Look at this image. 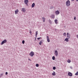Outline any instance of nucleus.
Wrapping results in <instances>:
<instances>
[{
    "label": "nucleus",
    "mask_w": 78,
    "mask_h": 78,
    "mask_svg": "<svg viewBox=\"0 0 78 78\" xmlns=\"http://www.w3.org/2000/svg\"><path fill=\"white\" fill-rule=\"evenodd\" d=\"M66 5L67 6H70V2L69 0H67L66 2Z\"/></svg>",
    "instance_id": "obj_1"
},
{
    "label": "nucleus",
    "mask_w": 78,
    "mask_h": 78,
    "mask_svg": "<svg viewBox=\"0 0 78 78\" xmlns=\"http://www.w3.org/2000/svg\"><path fill=\"white\" fill-rule=\"evenodd\" d=\"M30 55L31 57H33V56L34 55V52L33 51H31L30 53Z\"/></svg>",
    "instance_id": "obj_2"
},
{
    "label": "nucleus",
    "mask_w": 78,
    "mask_h": 78,
    "mask_svg": "<svg viewBox=\"0 0 78 78\" xmlns=\"http://www.w3.org/2000/svg\"><path fill=\"white\" fill-rule=\"evenodd\" d=\"M7 42V41H6V40H5L3 41L1 43V45H3V44H4L5 43H6Z\"/></svg>",
    "instance_id": "obj_3"
},
{
    "label": "nucleus",
    "mask_w": 78,
    "mask_h": 78,
    "mask_svg": "<svg viewBox=\"0 0 78 78\" xmlns=\"http://www.w3.org/2000/svg\"><path fill=\"white\" fill-rule=\"evenodd\" d=\"M59 13H60V12L59 11V10H57L55 12V15L56 16L59 14Z\"/></svg>",
    "instance_id": "obj_4"
},
{
    "label": "nucleus",
    "mask_w": 78,
    "mask_h": 78,
    "mask_svg": "<svg viewBox=\"0 0 78 78\" xmlns=\"http://www.w3.org/2000/svg\"><path fill=\"white\" fill-rule=\"evenodd\" d=\"M21 11L23 12H25V11H26V10L25 9V8H22Z\"/></svg>",
    "instance_id": "obj_5"
},
{
    "label": "nucleus",
    "mask_w": 78,
    "mask_h": 78,
    "mask_svg": "<svg viewBox=\"0 0 78 78\" xmlns=\"http://www.w3.org/2000/svg\"><path fill=\"white\" fill-rule=\"evenodd\" d=\"M55 55L56 56H58V51H55Z\"/></svg>",
    "instance_id": "obj_6"
},
{
    "label": "nucleus",
    "mask_w": 78,
    "mask_h": 78,
    "mask_svg": "<svg viewBox=\"0 0 78 78\" xmlns=\"http://www.w3.org/2000/svg\"><path fill=\"white\" fill-rule=\"evenodd\" d=\"M68 75L69 76H72V73L71 72H69L68 73Z\"/></svg>",
    "instance_id": "obj_7"
},
{
    "label": "nucleus",
    "mask_w": 78,
    "mask_h": 78,
    "mask_svg": "<svg viewBox=\"0 0 78 78\" xmlns=\"http://www.w3.org/2000/svg\"><path fill=\"white\" fill-rule=\"evenodd\" d=\"M67 37H68V39H70V35L69 34V33H67Z\"/></svg>",
    "instance_id": "obj_8"
},
{
    "label": "nucleus",
    "mask_w": 78,
    "mask_h": 78,
    "mask_svg": "<svg viewBox=\"0 0 78 78\" xmlns=\"http://www.w3.org/2000/svg\"><path fill=\"white\" fill-rule=\"evenodd\" d=\"M47 41L48 42H50V39L49 38V37L48 36H47Z\"/></svg>",
    "instance_id": "obj_9"
},
{
    "label": "nucleus",
    "mask_w": 78,
    "mask_h": 78,
    "mask_svg": "<svg viewBox=\"0 0 78 78\" xmlns=\"http://www.w3.org/2000/svg\"><path fill=\"white\" fill-rule=\"evenodd\" d=\"M15 12L16 14H18V12H19V10L17 9L15 11Z\"/></svg>",
    "instance_id": "obj_10"
},
{
    "label": "nucleus",
    "mask_w": 78,
    "mask_h": 78,
    "mask_svg": "<svg viewBox=\"0 0 78 78\" xmlns=\"http://www.w3.org/2000/svg\"><path fill=\"white\" fill-rule=\"evenodd\" d=\"M24 3L26 5H27V3H28V0H24Z\"/></svg>",
    "instance_id": "obj_11"
},
{
    "label": "nucleus",
    "mask_w": 78,
    "mask_h": 78,
    "mask_svg": "<svg viewBox=\"0 0 78 78\" xmlns=\"http://www.w3.org/2000/svg\"><path fill=\"white\" fill-rule=\"evenodd\" d=\"M42 19L43 20V22H45V18L44 17H43Z\"/></svg>",
    "instance_id": "obj_12"
},
{
    "label": "nucleus",
    "mask_w": 78,
    "mask_h": 78,
    "mask_svg": "<svg viewBox=\"0 0 78 78\" xmlns=\"http://www.w3.org/2000/svg\"><path fill=\"white\" fill-rule=\"evenodd\" d=\"M51 17L52 19H55V16L54 15H52L51 16Z\"/></svg>",
    "instance_id": "obj_13"
},
{
    "label": "nucleus",
    "mask_w": 78,
    "mask_h": 78,
    "mask_svg": "<svg viewBox=\"0 0 78 78\" xmlns=\"http://www.w3.org/2000/svg\"><path fill=\"white\" fill-rule=\"evenodd\" d=\"M55 22L56 24H58V20L56 19L55 20Z\"/></svg>",
    "instance_id": "obj_14"
},
{
    "label": "nucleus",
    "mask_w": 78,
    "mask_h": 78,
    "mask_svg": "<svg viewBox=\"0 0 78 78\" xmlns=\"http://www.w3.org/2000/svg\"><path fill=\"white\" fill-rule=\"evenodd\" d=\"M35 6V4L34 3H33L32 5V8H34V7Z\"/></svg>",
    "instance_id": "obj_15"
},
{
    "label": "nucleus",
    "mask_w": 78,
    "mask_h": 78,
    "mask_svg": "<svg viewBox=\"0 0 78 78\" xmlns=\"http://www.w3.org/2000/svg\"><path fill=\"white\" fill-rule=\"evenodd\" d=\"M67 62H68V63H70V62H71V60L69 59H68V60L67 61Z\"/></svg>",
    "instance_id": "obj_16"
},
{
    "label": "nucleus",
    "mask_w": 78,
    "mask_h": 78,
    "mask_svg": "<svg viewBox=\"0 0 78 78\" xmlns=\"http://www.w3.org/2000/svg\"><path fill=\"white\" fill-rule=\"evenodd\" d=\"M52 75L53 76H55L56 75V73L55 72H53V73H52Z\"/></svg>",
    "instance_id": "obj_17"
},
{
    "label": "nucleus",
    "mask_w": 78,
    "mask_h": 78,
    "mask_svg": "<svg viewBox=\"0 0 78 78\" xmlns=\"http://www.w3.org/2000/svg\"><path fill=\"white\" fill-rule=\"evenodd\" d=\"M69 38H66V39H65V41H66L67 42H69V39H68Z\"/></svg>",
    "instance_id": "obj_18"
},
{
    "label": "nucleus",
    "mask_w": 78,
    "mask_h": 78,
    "mask_svg": "<svg viewBox=\"0 0 78 78\" xmlns=\"http://www.w3.org/2000/svg\"><path fill=\"white\" fill-rule=\"evenodd\" d=\"M37 33H38V32L37 31L36 32V37H37Z\"/></svg>",
    "instance_id": "obj_19"
},
{
    "label": "nucleus",
    "mask_w": 78,
    "mask_h": 78,
    "mask_svg": "<svg viewBox=\"0 0 78 78\" xmlns=\"http://www.w3.org/2000/svg\"><path fill=\"white\" fill-rule=\"evenodd\" d=\"M55 57L54 56H53L52 57V59L53 60H55Z\"/></svg>",
    "instance_id": "obj_20"
},
{
    "label": "nucleus",
    "mask_w": 78,
    "mask_h": 78,
    "mask_svg": "<svg viewBox=\"0 0 78 78\" xmlns=\"http://www.w3.org/2000/svg\"><path fill=\"white\" fill-rule=\"evenodd\" d=\"M39 44L40 45H41L42 44V41H41L39 43Z\"/></svg>",
    "instance_id": "obj_21"
},
{
    "label": "nucleus",
    "mask_w": 78,
    "mask_h": 78,
    "mask_svg": "<svg viewBox=\"0 0 78 78\" xmlns=\"http://www.w3.org/2000/svg\"><path fill=\"white\" fill-rule=\"evenodd\" d=\"M22 43L23 44H25V41L23 40L22 41Z\"/></svg>",
    "instance_id": "obj_22"
},
{
    "label": "nucleus",
    "mask_w": 78,
    "mask_h": 78,
    "mask_svg": "<svg viewBox=\"0 0 78 78\" xmlns=\"http://www.w3.org/2000/svg\"><path fill=\"white\" fill-rule=\"evenodd\" d=\"M36 67H39V65L38 64H36Z\"/></svg>",
    "instance_id": "obj_23"
},
{
    "label": "nucleus",
    "mask_w": 78,
    "mask_h": 78,
    "mask_svg": "<svg viewBox=\"0 0 78 78\" xmlns=\"http://www.w3.org/2000/svg\"><path fill=\"white\" fill-rule=\"evenodd\" d=\"M63 36H66V33H64Z\"/></svg>",
    "instance_id": "obj_24"
},
{
    "label": "nucleus",
    "mask_w": 78,
    "mask_h": 78,
    "mask_svg": "<svg viewBox=\"0 0 78 78\" xmlns=\"http://www.w3.org/2000/svg\"><path fill=\"white\" fill-rule=\"evenodd\" d=\"M55 69H56V67H53V69L55 70Z\"/></svg>",
    "instance_id": "obj_25"
},
{
    "label": "nucleus",
    "mask_w": 78,
    "mask_h": 78,
    "mask_svg": "<svg viewBox=\"0 0 78 78\" xmlns=\"http://www.w3.org/2000/svg\"><path fill=\"white\" fill-rule=\"evenodd\" d=\"M41 39V37H39V38H37V39L38 40H39V39Z\"/></svg>",
    "instance_id": "obj_26"
},
{
    "label": "nucleus",
    "mask_w": 78,
    "mask_h": 78,
    "mask_svg": "<svg viewBox=\"0 0 78 78\" xmlns=\"http://www.w3.org/2000/svg\"><path fill=\"white\" fill-rule=\"evenodd\" d=\"M74 20H76V17L75 16L74 18Z\"/></svg>",
    "instance_id": "obj_27"
},
{
    "label": "nucleus",
    "mask_w": 78,
    "mask_h": 78,
    "mask_svg": "<svg viewBox=\"0 0 78 78\" xmlns=\"http://www.w3.org/2000/svg\"><path fill=\"white\" fill-rule=\"evenodd\" d=\"M5 75H8V72H6L5 73Z\"/></svg>",
    "instance_id": "obj_28"
},
{
    "label": "nucleus",
    "mask_w": 78,
    "mask_h": 78,
    "mask_svg": "<svg viewBox=\"0 0 78 78\" xmlns=\"http://www.w3.org/2000/svg\"><path fill=\"white\" fill-rule=\"evenodd\" d=\"M49 22H50V23H51V20H50L49 21Z\"/></svg>",
    "instance_id": "obj_29"
},
{
    "label": "nucleus",
    "mask_w": 78,
    "mask_h": 78,
    "mask_svg": "<svg viewBox=\"0 0 78 78\" xmlns=\"http://www.w3.org/2000/svg\"><path fill=\"white\" fill-rule=\"evenodd\" d=\"M1 76H3V73H2V74H1Z\"/></svg>",
    "instance_id": "obj_30"
},
{
    "label": "nucleus",
    "mask_w": 78,
    "mask_h": 78,
    "mask_svg": "<svg viewBox=\"0 0 78 78\" xmlns=\"http://www.w3.org/2000/svg\"><path fill=\"white\" fill-rule=\"evenodd\" d=\"M76 37H77V38H78V35H76Z\"/></svg>",
    "instance_id": "obj_31"
},
{
    "label": "nucleus",
    "mask_w": 78,
    "mask_h": 78,
    "mask_svg": "<svg viewBox=\"0 0 78 78\" xmlns=\"http://www.w3.org/2000/svg\"><path fill=\"white\" fill-rule=\"evenodd\" d=\"M30 34H31V31H30Z\"/></svg>",
    "instance_id": "obj_32"
},
{
    "label": "nucleus",
    "mask_w": 78,
    "mask_h": 78,
    "mask_svg": "<svg viewBox=\"0 0 78 78\" xmlns=\"http://www.w3.org/2000/svg\"><path fill=\"white\" fill-rule=\"evenodd\" d=\"M2 77V76L1 75V74H0V78Z\"/></svg>",
    "instance_id": "obj_33"
},
{
    "label": "nucleus",
    "mask_w": 78,
    "mask_h": 78,
    "mask_svg": "<svg viewBox=\"0 0 78 78\" xmlns=\"http://www.w3.org/2000/svg\"><path fill=\"white\" fill-rule=\"evenodd\" d=\"M72 2H73V1H74V0H71Z\"/></svg>",
    "instance_id": "obj_34"
},
{
    "label": "nucleus",
    "mask_w": 78,
    "mask_h": 78,
    "mask_svg": "<svg viewBox=\"0 0 78 78\" xmlns=\"http://www.w3.org/2000/svg\"><path fill=\"white\" fill-rule=\"evenodd\" d=\"M76 2H78V0H76Z\"/></svg>",
    "instance_id": "obj_35"
},
{
    "label": "nucleus",
    "mask_w": 78,
    "mask_h": 78,
    "mask_svg": "<svg viewBox=\"0 0 78 78\" xmlns=\"http://www.w3.org/2000/svg\"><path fill=\"white\" fill-rule=\"evenodd\" d=\"M29 60L30 61V59H29Z\"/></svg>",
    "instance_id": "obj_36"
}]
</instances>
